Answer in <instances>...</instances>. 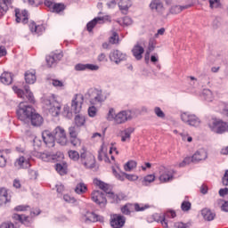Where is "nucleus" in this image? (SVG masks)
I'll use <instances>...</instances> for the list:
<instances>
[{"instance_id": "1", "label": "nucleus", "mask_w": 228, "mask_h": 228, "mask_svg": "<svg viewBox=\"0 0 228 228\" xmlns=\"http://www.w3.org/2000/svg\"><path fill=\"white\" fill-rule=\"evenodd\" d=\"M35 113V108L30 105H28L26 102H20L18 110H16V115L18 120H20L24 124H28L29 118Z\"/></svg>"}, {"instance_id": "2", "label": "nucleus", "mask_w": 228, "mask_h": 228, "mask_svg": "<svg viewBox=\"0 0 228 228\" xmlns=\"http://www.w3.org/2000/svg\"><path fill=\"white\" fill-rule=\"evenodd\" d=\"M208 127L216 134H224L228 131V123L216 118H213L208 122Z\"/></svg>"}, {"instance_id": "3", "label": "nucleus", "mask_w": 228, "mask_h": 228, "mask_svg": "<svg viewBox=\"0 0 228 228\" xmlns=\"http://www.w3.org/2000/svg\"><path fill=\"white\" fill-rule=\"evenodd\" d=\"M45 104L52 117H59L60 113H61V103L54 98L45 100Z\"/></svg>"}, {"instance_id": "4", "label": "nucleus", "mask_w": 228, "mask_h": 228, "mask_svg": "<svg viewBox=\"0 0 228 228\" xmlns=\"http://www.w3.org/2000/svg\"><path fill=\"white\" fill-rule=\"evenodd\" d=\"M12 88L15 94H17L18 97H20V99H24V101H28V102H30V104H35V96L29 90V86H24L25 92L17 86H13Z\"/></svg>"}, {"instance_id": "5", "label": "nucleus", "mask_w": 228, "mask_h": 228, "mask_svg": "<svg viewBox=\"0 0 228 228\" xmlns=\"http://www.w3.org/2000/svg\"><path fill=\"white\" fill-rule=\"evenodd\" d=\"M94 184L95 186H98L100 190H102L105 191L106 195H108L109 199L111 200L112 203H117V194L111 192V185L95 178L93 181Z\"/></svg>"}, {"instance_id": "6", "label": "nucleus", "mask_w": 228, "mask_h": 228, "mask_svg": "<svg viewBox=\"0 0 228 228\" xmlns=\"http://www.w3.org/2000/svg\"><path fill=\"white\" fill-rule=\"evenodd\" d=\"M80 152V163L84 165L86 168H94L95 167V157L86 151L85 148Z\"/></svg>"}, {"instance_id": "7", "label": "nucleus", "mask_w": 228, "mask_h": 228, "mask_svg": "<svg viewBox=\"0 0 228 228\" xmlns=\"http://www.w3.org/2000/svg\"><path fill=\"white\" fill-rule=\"evenodd\" d=\"M53 133L55 138V142H57L59 145H62V146L67 145L68 139H67V132L65 131V128L59 126L54 128Z\"/></svg>"}, {"instance_id": "8", "label": "nucleus", "mask_w": 228, "mask_h": 228, "mask_svg": "<svg viewBox=\"0 0 228 228\" xmlns=\"http://www.w3.org/2000/svg\"><path fill=\"white\" fill-rule=\"evenodd\" d=\"M91 199L93 202L100 206V208H104L108 204V200L106 199V193L101 191H94L91 193Z\"/></svg>"}, {"instance_id": "9", "label": "nucleus", "mask_w": 228, "mask_h": 228, "mask_svg": "<svg viewBox=\"0 0 228 228\" xmlns=\"http://www.w3.org/2000/svg\"><path fill=\"white\" fill-rule=\"evenodd\" d=\"M85 102V96L82 94H77L74 95L71 101V110L74 113H80Z\"/></svg>"}, {"instance_id": "10", "label": "nucleus", "mask_w": 228, "mask_h": 228, "mask_svg": "<svg viewBox=\"0 0 228 228\" xmlns=\"http://www.w3.org/2000/svg\"><path fill=\"white\" fill-rule=\"evenodd\" d=\"M181 118L184 124L192 126L194 127L200 124V119L199 117L195 116L194 114H191L190 112L182 113Z\"/></svg>"}, {"instance_id": "11", "label": "nucleus", "mask_w": 228, "mask_h": 228, "mask_svg": "<svg viewBox=\"0 0 228 228\" xmlns=\"http://www.w3.org/2000/svg\"><path fill=\"white\" fill-rule=\"evenodd\" d=\"M131 118H133L131 110H122L114 117V122L116 124H126Z\"/></svg>"}, {"instance_id": "12", "label": "nucleus", "mask_w": 228, "mask_h": 228, "mask_svg": "<svg viewBox=\"0 0 228 228\" xmlns=\"http://www.w3.org/2000/svg\"><path fill=\"white\" fill-rule=\"evenodd\" d=\"M89 97L91 98V104H97V102H102L104 101V96L102 95V91L98 89L89 90Z\"/></svg>"}, {"instance_id": "13", "label": "nucleus", "mask_w": 228, "mask_h": 228, "mask_svg": "<svg viewBox=\"0 0 228 228\" xmlns=\"http://www.w3.org/2000/svg\"><path fill=\"white\" fill-rule=\"evenodd\" d=\"M12 219L17 220L18 222H20L23 225H26L27 227H29V225H31L33 224V220H34L31 214L29 216L13 214Z\"/></svg>"}, {"instance_id": "14", "label": "nucleus", "mask_w": 228, "mask_h": 228, "mask_svg": "<svg viewBox=\"0 0 228 228\" xmlns=\"http://www.w3.org/2000/svg\"><path fill=\"white\" fill-rule=\"evenodd\" d=\"M125 224H126V216L118 214H114L113 216H111V219H110L111 227L121 228V227H124Z\"/></svg>"}, {"instance_id": "15", "label": "nucleus", "mask_w": 228, "mask_h": 228, "mask_svg": "<svg viewBox=\"0 0 228 228\" xmlns=\"http://www.w3.org/2000/svg\"><path fill=\"white\" fill-rule=\"evenodd\" d=\"M83 220L86 224H92L95 222H104V217L94 213V212H86L83 216Z\"/></svg>"}, {"instance_id": "16", "label": "nucleus", "mask_w": 228, "mask_h": 228, "mask_svg": "<svg viewBox=\"0 0 228 228\" xmlns=\"http://www.w3.org/2000/svg\"><path fill=\"white\" fill-rule=\"evenodd\" d=\"M42 138L47 147H54V142H56V139L54 138V134L51 133V131H43Z\"/></svg>"}, {"instance_id": "17", "label": "nucleus", "mask_w": 228, "mask_h": 228, "mask_svg": "<svg viewBox=\"0 0 228 228\" xmlns=\"http://www.w3.org/2000/svg\"><path fill=\"white\" fill-rule=\"evenodd\" d=\"M61 58H63L62 53H52L50 55H47L45 58L47 67H53L56 65V63H58Z\"/></svg>"}, {"instance_id": "18", "label": "nucleus", "mask_w": 228, "mask_h": 228, "mask_svg": "<svg viewBox=\"0 0 228 228\" xmlns=\"http://www.w3.org/2000/svg\"><path fill=\"white\" fill-rule=\"evenodd\" d=\"M14 167L18 168V170L22 168H29L31 167V163L29 162V159L24 156H20L18 159H16Z\"/></svg>"}, {"instance_id": "19", "label": "nucleus", "mask_w": 228, "mask_h": 228, "mask_svg": "<svg viewBox=\"0 0 228 228\" xmlns=\"http://www.w3.org/2000/svg\"><path fill=\"white\" fill-rule=\"evenodd\" d=\"M150 8L152 12L159 13V15H163L165 13V6H163V2L161 0H152L150 4Z\"/></svg>"}, {"instance_id": "20", "label": "nucleus", "mask_w": 228, "mask_h": 228, "mask_svg": "<svg viewBox=\"0 0 228 228\" xmlns=\"http://www.w3.org/2000/svg\"><path fill=\"white\" fill-rule=\"evenodd\" d=\"M208 159V152L206 150L201 149L197 151L191 157L192 163H199L200 161H204Z\"/></svg>"}, {"instance_id": "21", "label": "nucleus", "mask_w": 228, "mask_h": 228, "mask_svg": "<svg viewBox=\"0 0 228 228\" xmlns=\"http://www.w3.org/2000/svg\"><path fill=\"white\" fill-rule=\"evenodd\" d=\"M29 122L34 127H40V126L44 124V118H42L40 114L37 113V110H35L29 117Z\"/></svg>"}, {"instance_id": "22", "label": "nucleus", "mask_w": 228, "mask_h": 228, "mask_svg": "<svg viewBox=\"0 0 228 228\" xmlns=\"http://www.w3.org/2000/svg\"><path fill=\"white\" fill-rule=\"evenodd\" d=\"M126 58H127V55H126V53H123L119 50H115L110 54L111 61H114L117 64L120 63V61H124V60H126Z\"/></svg>"}, {"instance_id": "23", "label": "nucleus", "mask_w": 228, "mask_h": 228, "mask_svg": "<svg viewBox=\"0 0 228 228\" xmlns=\"http://www.w3.org/2000/svg\"><path fill=\"white\" fill-rule=\"evenodd\" d=\"M15 17L16 22H22L23 24H28V11H20L19 9H15Z\"/></svg>"}, {"instance_id": "24", "label": "nucleus", "mask_w": 228, "mask_h": 228, "mask_svg": "<svg viewBox=\"0 0 228 228\" xmlns=\"http://www.w3.org/2000/svg\"><path fill=\"white\" fill-rule=\"evenodd\" d=\"M143 53H145V49H143L142 46L138 43L132 49L133 56L138 61L143 58Z\"/></svg>"}, {"instance_id": "25", "label": "nucleus", "mask_w": 228, "mask_h": 228, "mask_svg": "<svg viewBox=\"0 0 228 228\" xmlns=\"http://www.w3.org/2000/svg\"><path fill=\"white\" fill-rule=\"evenodd\" d=\"M24 76L28 85H35V83H37V71L34 69L26 71Z\"/></svg>"}, {"instance_id": "26", "label": "nucleus", "mask_w": 228, "mask_h": 228, "mask_svg": "<svg viewBox=\"0 0 228 228\" xmlns=\"http://www.w3.org/2000/svg\"><path fill=\"white\" fill-rule=\"evenodd\" d=\"M10 6H12V0H0V19L6 15Z\"/></svg>"}, {"instance_id": "27", "label": "nucleus", "mask_w": 228, "mask_h": 228, "mask_svg": "<svg viewBox=\"0 0 228 228\" xmlns=\"http://www.w3.org/2000/svg\"><path fill=\"white\" fill-rule=\"evenodd\" d=\"M28 28L31 33H35L36 35H42L45 31L44 25H37L35 21L30 22Z\"/></svg>"}, {"instance_id": "28", "label": "nucleus", "mask_w": 228, "mask_h": 228, "mask_svg": "<svg viewBox=\"0 0 228 228\" xmlns=\"http://www.w3.org/2000/svg\"><path fill=\"white\" fill-rule=\"evenodd\" d=\"M174 179V172L168 169H165L159 176L160 183H170Z\"/></svg>"}, {"instance_id": "29", "label": "nucleus", "mask_w": 228, "mask_h": 228, "mask_svg": "<svg viewBox=\"0 0 228 228\" xmlns=\"http://www.w3.org/2000/svg\"><path fill=\"white\" fill-rule=\"evenodd\" d=\"M97 24H104L103 17H96L93 20L89 21L86 25L87 31L92 32V30L97 26Z\"/></svg>"}, {"instance_id": "30", "label": "nucleus", "mask_w": 228, "mask_h": 228, "mask_svg": "<svg viewBox=\"0 0 228 228\" xmlns=\"http://www.w3.org/2000/svg\"><path fill=\"white\" fill-rule=\"evenodd\" d=\"M134 133V128L128 127L121 132V142H130L131 134Z\"/></svg>"}, {"instance_id": "31", "label": "nucleus", "mask_w": 228, "mask_h": 228, "mask_svg": "<svg viewBox=\"0 0 228 228\" xmlns=\"http://www.w3.org/2000/svg\"><path fill=\"white\" fill-rule=\"evenodd\" d=\"M0 81L4 85H12L13 83V75L10 72H4L0 77Z\"/></svg>"}, {"instance_id": "32", "label": "nucleus", "mask_w": 228, "mask_h": 228, "mask_svg": "<svg viewBox=\"0 0 228 228\" xmlns=\"http://www.w3.org/2000/svg\"><path fill=\"white\" fill-rule=\"evenodd\" d=\"M7 202H10L8 198V191L4 188L0 189V206H4Z\"/></svg>"}, {"instance_id": "33", "label": "nucleus", "mask_w": 228, "mask_h": 228, "mask_svg": "<svg viewBox=\"0 0 228 228\" xmlns=\"http://www.w3.org/2000/svg\"><path fill=\"white\" fill-rule=\"evenodd\" d=\"M201 215L203 216V218L205 220H207V222H211L213 220H215V213L211 212V210L208 209V208H204L202 211H201Z\"/></svg>"}, {"instance_id": "34", "label": "nucleus", "mask_w": 228, "mask_h": 228, "mask_svg": "<svg viewBox=\"0 0 228 228\" xmlns=\"http://www.w3.org/2000/svg\"><path fill=\"white\" fill-rule=\"evenodd\" d=\"M75 191L78 195H83L84 193H86V191H88V187L86 186V184L85 183L81 182L77 184V186L75 188Z\"/></svg>"}, {"instance_id": "35", "label": "nucleus", "mask_w": 228, "mask_h": 228, "mask_svg": "<svg viewBox=\"0 0 228 228\" xmlns=\"http://www.w3.org/2000/svg\"><path fill=\"white\" fill-rule=\"evenodd\" d=\"M134 211L135 212H142L145 211V209L151 208V205L149 204H143V203H133Z\"/></svg>"}, {"instance_id": "36", "label": "nucleus", "mask_w": 228, "mask_h": 228, "mask_svg": "<svg viewBox=\"0 0 228 228\" xmlns=\"http://www.w3.org/2000/svg\"><path fill=\"white\" fill-rule=\"evenodd\" d=\"M121 213L123 215H131V213H134L133 203H127L121 208Z\"/></svg>"}, {"instance_id": "37", "label": "nucleus", "mask_w": 228, "mask_h": 228, "mask_svg": "<svg viewBox=\"0 0 228 228\" xmlns=\"http://www.w3.org/2000/svg\"><path fill=\"white\" fill-rule=\"evenodd\" d=\"M86 122V118L85 116L78 114L75 117V125L77 127H82V126H85V123Z\"/></svg>"}, {"instance_id": "38", "label": "nucleus", "mask_w": 228, "mask_h": 228, "mask_svg": "<svg viewBox=\"0 0 228 228\" xmlns=\"http://www.w3.org/2000/svg\"><path fill=\"white\" fill-rule=\"evenodd\" d=\"M154 49H156V43L154 39H150L149 45H148V50L146 51V54H145V60H147V58L151 56V53H152Z\"/></svg>"}, {"instance_id": "39", "label": "nucleus", "mask_w": 228, "mask_h": 228, "mask_svg": "<svg viewBox=\"0 0 228 228\" xmlns=\"http://www.w3.org/2000/svg\"><path fill=\"white\" fill-rule=\"evenodd\" d=\"M129 6H131L129 0H121L118 3V7L121 12H127L129 10Z\"/></svg>"}, {"instance_id": "40", "label": "nucleus", "mask_w": 228, "mask_h": 228, "mask_svg": "<svg viewBox=\"0 0 228 228\" xmlns=\"http://www.w3.org/2000/svg\"><path fill=\"white\" fill-rule=\"evenodd\" d=\"M55 170L60 175H65L67 174V164H56Z\"/></svg>"}, {"instance_id": "41", "label": "nucleus", "mask_w": 228, "mask_h": 228, "mask_svg": "<svg viewBox=\"0 0 228 228\" xmlns=\"http://www.w3.org/2000/svg\"><path fill=\"white\" fill-rule=\"evenodd\" d=\"M68 154L69 159L73 161H79L81 159V155H79V152H77V151L69 150Z\"/></svg>"}, {"instance_id": "42", "label": "nucleus", "mask_w": 228, "mask_h": 228, "mask_svg": "<svg viewBox=\"0 0 228 228\" xmlns=\"http://www.w3.org/2000/svg\"><path fill=\"white\" fill-rule=\"evenodd\" d=\"M186 8H188V5H185V6L174 5L171 7L170 12L174 15H177V13H181V12H183V10H186Z\"/></svg>"}, {"instance_id": "43", "label": "nucleus", "mask_w": 228, "mask_h": 228, "mask_svg": "<svg viewBox=\"0 0 228 228\" xmlns=\"http://www.w3.org/2000/svg\"><path fill=\"white\" fill-rule=\"evenodd\" d=\"M68 131L70 138H74L79 134V127L76 126H69Z\"/></svg>"}, {"instance_id": "44", "label": "nucleus", "mask_w": 228, "mask_h": 228, "mask_svg": "<svg viewBox=\"0 0 228 228\" xmlns=\"http://www.w3.org/2000/svg\"><path fill=\"white\" fill-rule=\"evenodd\" d=\"M124 168L126 172H131L134 168H136V161L129 160L126 164H125Z\"/></svg>"}, {"instance_id": "45", "label": "nucleus", "mask_w": 228, "mask_h": 228, "mask_svg": "<svg viewBox=\"0 0 228 228\" xmlns=\"http://www.w3.org/2000/svg\"><path fill=\"white\" fill-rule=\"evenodd\" d=\"M203 97L205 101H208V102L213 101V93L209 89H205L203 91Z\"/></svg>"}, {"instance_id": "46", "label": "nucleus", "mask_w": 228, "mask_h": 228, "mask_svg": "<svg viewBox=\"0 0 228 228\" xmlns=\"http://www.w3.org/2000/svg\"><path fill=\"white\" fill-rule=\"evenodd\" d=\"M53 10L56 13H60L61 12H63V10H65V4H55L53 6Z\"/></svg>"}, {"instance_id": "47", "label": "nucleus", "mask_w": 228, "mask_h": 228, "mask_svg": "<svg viewBox=\"0 0 228 228\" xmlns=\"http://www.w3.org/2000/svg\"><path fill=\"white\" fill-rule=\"evenodd\" d=\"M113 175H115L116 179H118V181H126V173H118L117 170L113 169Z\"/></svg>"}, {"instance_id": "48", "label": "nucleus", "mask_w": 228, "mask_h": 228, "mask_svg": "<svg viewBox=\"0 0 228 228\" xmlns=\"http://www.w3.org/2000/svg\"><path fill=\"white\" fill-rule=\"evenodd\" d=\"M0 167L4 168L6 167V158L4 157V151L0 150Z\"/></svg>"}, {"instance_id": "49", "label": "nucleus", "mask_w": 228, "mask_h": 228, "mask_svg": "<svg viewBox=\"0 0 228 228\" xmlns=\"http://www.w3.org/2000/svg\"><path fill=\"white\" fill-rule=\"evenodd\" d=\"M182 211H190L191 209V203L190 201H183L181 205Z\"/></svg>"}, {"instance_id": "50", "label": "nucleus", "mask_w": 228, "mask_h": 228, "mask_svg": "<svg viewBox=\"0 0 228 228\" xmlns=\"http://www.w3.org/2000/svg\"><path fill=\"white\" fill-rule=\"evenodd\" d=\"M70 143L73 147H80L81 146V139L76 137H70Z\"/></svg>"}, {"instance_id": "51", "label": "nucleus", "mask_w": 228, "mask_h": 228, "mask_svg": "<svg viewBox=\"0 0 228 228\" xmlns=\"http://www.w3.org/2000/svg\"><path fill=\"white\" fill-rule=\"evenodd\" d=\"M220 111L223 115L225 117H228V104L227 103H222L220 106Z\"/></svg>"}, {"instance_id": "52", "label": "nucleus", "mask_w": 228, "mask_h": 228, "mask_svg": "<svg viewBox=\"0 0 228 228\" xmlns=\"http://www.w3.org/2000/svg\"><path fill=\"white\" fill-rule=\"evenodd\" d=\"M110 44H118V34L114 32L109 39Z\"/></svg>"}, {"instance_id": "53", "label": "nucleus", "mask_w": 228, "mask_h": 228, "mask_svg": "<svg viewBox=\"0 0 228 228\" xmlns=\"http://www.w3.org/2000/svg\"><path fill=\"white\" fill-rule=\"evenodd\" d=\"M52 85H53V86H55V88H63V86H64L63 83L58 79H53Z\"/></svg>"}, {"instance_id": "54", "label": "nucleus", "mask_w": 228, "mask_h": 228, "mask_svg": "<svg viewBox=\"0 0 228 228\" xmlns=\"http://www.w3.org/2000/svg\"><path fill=\"white\" fill-rule=\"evenodd\" d=\"M154 111L157 117H159V118H165V112H163V110H161L159 107H156L154 109Z\"/></svg>"}, {"instance_id": "55", "label": "nucleus", "mask_w": 228, "mask_h": 228, "mask_svg": "<svg viewBox=\"0 0 228 228\" xmlns=\"http://www.w3.org/2000/svg\"><path fill=\"white\" fill-rule=\"evenodd\" d=\"M0 228H17L12 222H4L0 224Z\"/></svg>"}, {"instance_id": "56", "label": "nucleus", "mask_w": 228, "mask_h": 228, "mask_svg": "<svg viewBox=\"0 0 228 228\" xmlns=\"http://www.w3.org/2000/svg\"><path fill=\"white\" fill-rule=\"evenodd\" d=\"M210 8H220V0H209Z\"/></svg>"}, {"instance_id": "57", "label": "nucleus", "mask_w": 228, "mask_h": 228, "mask_svg": "<svg viewBox=\"0 0 228 228\" xmlns=\"http://www.w3.org/2000/svg\"><path fill=\"white\" fill-rule=\"evenodd\" d=\"M191 162H193V160H191V157H186L180 164L179 167H186V165H190Z\"/></svg>"}, {"instance_id": "58", "label": "nucleus", "mask_w": 228, "mask_h": 228, "mask_svg": "<svg viewBox=\"0 0 228 228\" xmlns=\"http://www.w3.org/2000/svg\"><path fill=\"white\" fill-rule=\"evenodd\" d=\"M88 115L89 117H95L97 115V108L95 106L89 107Z\"/></svg>"}, {"instance_id": "59", "label": "nucleus", "mask_w": 228, "mask_h": 228, "mask_svg": "<svg viewBox=\"0 0 228 228\" xmlns=\"http://www.w3.org/2000/svg\"><path fill=\"white\" fill-rule=\"evenodd\" d=\"M155 179L156 176L154 175H148L144 177L143 183H153Z\"/></svg>"}, {"instance_id": "60", "label": "nucleus", "mask_w": 228, "mask_h": 228, "mask_svg": "<svg viewBox=\"0 0 228 228\" xmlns=\"http://www.w3.org/2000/svg\"><path fill=\"white\" fill-rule=\"evenodd\" d=\"M28 209H29L28 205H19L14 208L15 211H28Z\"/></svg>"}, {"instance_id": "61", "label": "nucleus", "mask_w": 228, "mask_h": 228, "mask_svg": "<svg viewBox=\"0 0 228 228\" xmlns=\"http://www.w3.org/2000/svg\"><path fill=\"white\" fill-rule=\"evenodd\" d=\"M63 200H65V202H69V204H74V202H76V199L69 196L68 194H65L63 196Z\"/></svg>"}, {"instance_id": "62", "label": "nucleus", "mask_w": 228, "mask_h": 228, "mask_svg": "<svg viewBox=\"0 0 228 228\" xmlns=\"http://www.w3.org/2000/svg\"><path fill=\"white\" fill-rule=\"evenodd\" d=\"M125 179H127L128 181H138V175H129V174L126 173Z\"/></svg>"}, {"instance_id": "63", "label": "nucleus", "mask_w": 228, "mask_h": 228, "mask_svg": "<svg viewBox=\"0 0 228 228\" xmlns=\"http://www.w3.org/2000/svg\"><path fill=\"white\" fill-rule=\"evenodd\" d=\"M40 213H42V211H40L39 208H35L30 211V216H33V218L35 219V216H38Z\"/></svg>"}, {"instance_id": "64", "label": "nucleus", "mask_w": 228, "mask_h": 228, "mask_svg": "<svg viewBox=\"0 0 228 228\" xmlns=\"http://www.w3.org/2000/svg\"><path fill=\"white\" fill-rule=\"evenodd\" d=\"M75 70H86V64H77Z\"/></svg>"}]
</instances>
